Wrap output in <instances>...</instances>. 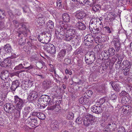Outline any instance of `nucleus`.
Listing matches in <instances>:
<instances>
[{"instance_id": "48", "label": "nucleus", "mask_w": 132, "mask_h": 132, "mask_svg": "<svg viewBox=\"0 0 132 132\" xmlns=\"http://www.w3.org/2000/svg\"><path fill=\"white\" fill-rule=\"evenodd\" d=\"M93 94L92 91L90 90H88L87 93V94L88 97H90L92 96Z\"/></svg>"}, {"instance_id": "18", "label": "nucleus", "mask_w": 132, "mask_h": 132, "mask_svg": "<svg viewBox=\"0 0 132 132\" xmlns=\"http://www.w3.org/2000/svg\"><path fill=\"white\" fill-rule=\"evenodd\" d=\"M10 63V60L8 59L5 60L3 61L1 64L0 65L2 67H7Z\"/></svg>"}, {"instance_id": "15", "label": "nucleus", "mask_w": 132, "mask_h": 132, "mask_svg": "<svg viewBox=\"0 0 132 132\" xmlns=\"http://www.w3.org/2000/svg\"><path fill=\"white\" fill-rule=\"evenodd\" d=\"M62 19L65 24L69 22L70 20V17L69 14L67 13H64L62 15Z\"/></svg>"}, {"instance_id": "44", "label": "nucleus", "mask_w": 132, "mask_h": 132, "mask_svg": "<svg viewBox=\"0 0 132 132\" xmlns=\"http://www.w3.org/2000/svg\"><path fill=\"white\" fill-rule=\"evenodd\" d=\"M128 93L126 91H122L120 93V96H126V95H127Z\"/></svg>"}, {"instance_id": "2", "label": "nucleus", "mask_w": 132, "mask_h": 132, "mask_svg": "<svg viewBox=\"0 0 132 132\" xmlns=\"http://www.w3.org/2000/svg\"><path fill=\"white\" fill-rule=\"evenodd\" d=\"M98 120L97 117L89 114H88L83 118L84 124L85 126L92 125L94 122H95Z\"/></svg>"}, {"instance_id": "16", "label": "nucleus", "mask_w": 132, "mask_h": 132, "mask_svg": "<svg viewBox=\"0 0 132 132\" xmlns=\"http://www.w3.org/2000/svg\"><path fill=\"white\" fill-rule=\"evenodd\" d=\"M19 85V81L16 80L13 81L11 87V90L13 91L15 90L17 88Z\"/></svg>"}, {"instance_id": "20", "label": "nucleus", "mask_w": 132, "mask_h": 132, "mask_svg": "<svg viewBox=\"0 0 132 132\" xmlns=\"http://www.w3.org/2000/svg\"><path fill=\"white\" fill-rule=\"evenodd\" d=\"M89 99L85 97H82L79 99V102L81 104L84 105L86 104L89 102Z\"/></svg>"}, {"instance_id": "41", "label": "nucleus", "mask_w": 132, "mask_h": 132, "mask_svg": "<svg viewBox=\"0 0 132 132\" xmlns=\"http://www.w3.org/2000/svg\"><path fill=\"white\" fill-rule=\"evenodd\" d=\"M126 96H123L122 98L121 102L123 104H126L127 102V101L126 99Z\"/></svg>"}, {"instance_id": "17", "label": "nucleus", "mask_w": 132, "mask_h": 132, "mask_svg": "<svg viewBox=\"0 0 132 132\" xmlns=\"http://www.w3.org/2000/svg\"><path fill=\"white\" fill-rule=\"evenodd\" d=\"M75 26L78 29L82 30H84L86 28L84 24L80 22H78L75 25Z\"/></svg>"}, {"instance_id": "25", "label": "nucleus", "mask_w": 132, "mask_h": 132, "mask_svg": "<svg viewBox=\"0 0 132 132\" xmlns=\"http://www.w3.org/2000/svg\"><path fill=\"white\" fill-rule=\"evenodd\" d=\"M93 38L90 35H88L85 36L84 37L85 42H92V41Z\"/></svg>"}, {"instance_id": "64", "label": "nucleus", "mask_w": 132, "mask_h": 132, "mask_svg": "<svg viewBox=\"0 0 132 132\" xmlns=\"http://www.w3.org/2000/svg\"><path fill=\"white\" fill-rule=\"evenodd\" d=\"M68 47H69V48L68 49V50H70L72 49V47L70 45H68Z\"/></svg>"}, {"instance_id": "59", "label": "nucleus", "mask_w": 132, "mask_h": 132, "mask_svg": "<svg viewBox=\"0 0 132 132\" xmlns=\"http://www.w3.org/2000/svg\"><path fill=\"white\" fill-rule=\"evenodd\" d=\"M93 4L90 5V6H94L95 4L96 0H93Z\"/></svg>"}, {"instance_id": "6", "label": "nucleus", "mask_w": 132, "mask_h": 132, "mask_svg": "<svg viewBox=\"0 0 132 132\" xmlns=\"http://www.w3.org/2000/svg\"><path fill=\"white\" fill-rule=\"evenodd\" d=\"M44 49L47 52L51 54L56 53V48L54 45L51 43L46 44L44 47Z\"/></svg>"}, {"instance_id": "9", "label": "nucleus", "mask_w": 132, "mask_h": 132, "mask_svg": "<svg viewBox=\"0 0 132 132\" xmlns=\"http://www.w3.org/2000/svg\"><path fill=\"white\" fill-rule=\"evenodd\" d=\"M37 18L38 19L37 20V22L38 23L42 24L44 23H45V20L47 19V17L44 16L43 15L41 14H39L37 16Z\"/></svg>"}, {"instance_id": "33", "label": "nucleus", "mask_w": 132, "mask_h": 132, "mask_svg": "<svg viewBox=\"0 0 132 132\" xmlns=\"http://www.w3.org/2000/svg\"><path fill=\"white\" fill-rule=\"evenodd\" d=\"M66 51L65 50L62 49L59 53L58 56L61 57H63L65 55Z\"/></svg>"}, {"instance_id": "51", "label": "nucleus", "mask_w": 132, "mask_h": 132, "mask_svg": "<svg viewBox=\"0 0 132 132\" xmlns=\"http://www.w3.org/2000/svg\"><path fill=\"white\" fill-rule=\"evenodd\" d=\"M97 106L96 105H94L91 107V111L95 113V111H96V108Z\"/></svg>"}, {"instance_id": "56", "label": "nucleus", "mask_w": 132, "mask_h": 132, "mask_svg": "<svg viewBox=\"0 0 132 132\" xmlns=\"http://www.w3.org/2000/svg\"><path fill=\"white\" fill-rule=\"evenodd\" d=\"M105 28L106 30L107 31V32L108 33H111V31L110 30V28L109 27H105Z\"/></svg>"}, {"instance_id": "36", "label": "nucleus", "mask_w": 132, "mask_h": 132, "mask_svg": "<svg viewBox=\"0 0 132 132\" xmlns=\"http://www.w3.org/2000/svg\"><path fill=\"white\" fill-rule=\"evenodd\" d=\"M123 64L126 67V68H130L131 66L130 63L128 60H124L123 61Z\"/></svg>"}, {"instance_id": "61", "label": "nucleus", "mask_w": 132, "mask_h": 132, "mask_svg": "<svg viewBox=\"0 0 132 132\" xmlns=\"http://www.w3.org/2000/svg\"><path fill=\"white\" fill-rule=\"evenodd\" d=\"M16 72H13V73H11L10 74V76L11 77H12L14 75H16Z\"/></svg>"}, {"instance_id": "52", "label": "nucleus", "mask_w": 132, "mask_h": 132, "mask_svg": "<svg viewBox=\"0 0 132 132\" xmlns=\"http://www.w3.org/2000/svg\"><path fill=\"white\" fill-rule=\"evenodd\" d=\"M117 97V96L116 95L113 94L111 95V98L112 100H115L116 99Z\"/></svg>"}, {"instance_id": "60", "label": "nucleus", "mask_w": 132, "mask_h": 132, "mask_svg": "<svg viewBox=\"0 0 132 132\" xmlns=\"http://www.w3.org/2000/svg\"><path fill=\"white\" fill-rule=\"evenodd\" d=\"M14 24L15 25V26L16 27L19 24L18 22L16 20L13 21Z\"/></svg>"}, {"instance_id": "3", "label": "nucleus", "mask_w": 132, "mask_h": 132, "mask_svg": "<svg viewBox=\"0 0 132 132\" xmlns=\"http://www.w3.org/2000/svg\"><path fill=\"white\" fill-rule=\"evenodd\" d=\"M95 59V56L94 53L91 51L89 53H87L85 56V60L88 64L92 63Z\"/></svg>"}, {"instance_id": "57", "label": "nucleus", "mask_w": 132, "mask_h": 132, "mask_svg": "<svg viewBox=\"0 0 132 132\" xmlns=\"http://www.w3.org/2000/svg\"><path fill=\"white\" fill-rule=\"evenodd\" d=\"M3 27V23L2 22H0V30L2 29Z\"/></svg>"}, {"instance_id": "10", "label": "nucleus", "mask_w": 132, "mask_h": 132, "mask_svg": "<svg viewBox=\"0 0 132 132\" xmlns=\"http://www.w3.org/2000/svg\"><path fill=\"white\" fill-rule=\"evenodd\" d=\"M75 16L77 18L79 19H81L84 17L85 14L81 11H77L75 13Z\"/></svg>"}, {"instance_id": "1", "label": "nucleus", "mask_w": 132, "mask_h": 132, "mask_svg": "<svg viewBox=\"0 0 132 132\" xmlns=\"http://www.w3.org/2000/svg\"><path fill=\"white\" fill-rule=\"evenodd\" d=\"M60 26L57 25L55 31L56 34H59L64 36H65V39L67 41L72 40L74 41L76 32V30L70 29L66 30L68 27V24H65L63 22L60 23Z\"/></svg>"}, {"instance_id": "63", "label": "nucleus", "mask_w": 132, "mask_h": 132, "mask_svg": "<svg viewBox=\"0 0 132 132\" xmlns=\"http://www.w3.org/2000/svg\"><path fill=\"white\" fill-rule=\"evenodd\" d=\"M104 53L106 54H105L104 55H109V54H108V52H107V51L105 50L104 51Z\"/></svg>"}, {"instance_id": "47", "label": "nucleus", "mask_w": 132, "mask_h": 132, "mask_svg": "<svg viewBox=\"0 0 132 132\" xmlns=\"http://www.w3.org/2000/svg\"><path fill=\"white\" fill-rule=\"evenodd\" d=\"M129 68H126L124 71V73L125 75H126L128 73Z\"/></svg>"}, {"instance_id": "39", "label": "nucleus", "mask_w": 132, "mask_h": 132, "mask_svg": "<svg viewBox=\"0 0 132 132\" xmlns=\"http://www.w3.org/2000/svg\"><path fill=\"white\" fill-rule=\"evenodd\" d=\"M30 2H31L35 6V7L36 8L37 7V6H38L37 5L38 2L36 0H28Z\"/></svg>"}, {"instance_id": "46", "label": "nucleus", "mask_w": 132, "mask_h": 132, "mask_svg": "<svg viewBox=\"0 0 132 132\" xmlns=\"http://www.w3.org/2000/svg\"><path fill=\"white\" fill-rule=\"evenodd\" d=\"M48 36H47L45 38L46 39V42H49L50 41L51 39V36L50 35L48 34Z\"/></svg>"}, {"instance_id": "5", "label": "nucleus", "mask_w": 132, "mask_h": 132, "mask_svg": "<svg viewBox=\"0 0 132 132\" xmlns=\"http://www.w3.org/2000/svg\"><path fill=\"white\" fill-rule=\"evenodd\" d=\"M94 24L96 25V26H102V23L100 19L97 17H95L92 18L90 21L89 26L90 29H91L90 28L92 29V27H94Z\"/></svg>"}, {"instance_id": "55", "label": "nucleus", "mask_w": 132, "mask_h": 132, "mask_svg": "<svg viewBox=\"0 0 132 132\" xmlns=\"http://www.w3.org/2000/svg\"><path fill=\"white\" fill-rule=\"evenodd\" d=\"M2 15L3 16L4 15V12L0 10V18H3L2 16Z\"/></svg>"}, {"instance_id": "28", "label": "nucleus", "mask_w": 132, "mask_h": 132, "mask_svg": "<svg viewBox=\"0 0 132 132\" xmlns=\"http://www.w3.org/2000/svg\"><path fill=\"white\" fill-rule=\"evenodd\" d=\"M47 26L48 29H53L54 27V23L51 20H49L47 23Z\"/></svg>"}, {"instance_id": "14", "label": "nucleus", "mask_w": 132, "mask_h": 132, "mask_svg": "<svg viewBox=\"0 0 132 132\" xmlns=\"http://www.w3.org/2000/svg\"><path fill=\"white\" fill-rule=\"evenodd\" d=\"M9 72L6 70L2 72L1 75V78L3 80L6 79L9 76Z\"/></svg>"}, {"instance_id": "38", "label": "nucleus", "mask_w": 132, "mask_h": 132, "mask_svg": "<svg viewBox=\"0 0 132 132\" xmlns=\"http://www.w3.org/2000/svg\"><path fill=\"white\" fill-rule=\"evenodd\" d=\"M119 132H126L125 129L123 126H120L119 128ZM129 132H132V131H130Z\"/></svg>"}, {"instance_id": "45", "label": "nucleus", "mask_w": 132, "mask_h": 132, "mask_svg": "<svg viewBox=\"0 0 132 132\" xmlns=\"http://www.w3.org/2000/svg\"><path fill=\"white\" fill-rule=\"evenodd\" d=\"M23 67V66L22 64H20L19 65L16 66L14 69L15 70H19L21 69Z\"/></svg>"}, {"instance_id": "62", "label": "nucleus", "mask_w": 132, "mask_h": 132, "mask_svg": "<svg viewBox=\"0 0 132 132\" xmlns=\"http://www.w3.org/2000/svg\"><path fill=\"white\" fill-rule=\"evenodd\" d=\"M33 68V67L31 65H30V66L26 68V69H30Z\"/></svg>"}, {"instance_id": "12", "label": "nucleus", "mask_w": 132, "mask_h": 132, "mask_svg": "<svg viewBox=\"0 0 132 132\" xmlns=\"http://www.w3.org/2000/svg\"><path fill=\"white\" fill-rule=\"evenodd\" d=\"M114 45L117 51H118L120 49V43L118 39L115 38L113 39Z\"/></svg>"}, {"instance_id": "26", "label": "nucleus", "mask_w": 132, "mask_h": 132, "mask_svg": "<svg viewBox=\"0 0 132 132\" xmlns=\"http://www.w3.org/2000/svg\"><path fill=\"white\" fill-rule=\"evenodd\" d=\"M30 108L29 107H26L23 111V113L25 116H26L30 112Z\"/></svg>"}, {"instance_id": "23", "label": "nucleus", "mask_w": 132, "mask_h": 132, "mask_svg": "<svg viewBox=\"0 0 132 132\" xmlns=\"http://www.w3.org/2000/svg\"><path fill=\"white\" fill-rule=\"evenodd\" d=\"M41 98L42 100L44 102L46 103L48 102L49 104L50 103L51 99L50 97L47 95H45L42 96Z\"/></svg>"}, {"instance_id": "49", "label": "nucleus", "mask_w": 132, "mask_h": 132, "mask_svg": "<svg viewBox=\"0 0 132 132\" xmlns=\"http://www.w3.org/2000/svg\"><path fill=\"white\" fill-rule=\"evenodd\" d=\"M76 122L78 124H80L82 123V121L81 119H80L78 117L76 120Z\"/></svg>"}, {"instance_id": "8", "label": "nucleus", "mask_w": 132, "mask_h": 132, "mask_svg": "<svg viewBox=\"0 0 132 132\" xmlns=\"http://www.w3.org/2000/svg\"><path fill=\"white\" fill-rule=\"evenodd\" d=\"M14 107L12 104L9 103H7L4 105V109L5 111L11 112L14 109Z\"/></svg>"}, {"instance_id": "32", "label": "nucleus", "mask_w": 132, "mask_h": 132, "mask_svg": "<svg viewBox=\"0 0 132 132\" xmlns=\"http://www.w3.org/2000/svg\"><path fill=\"white\" fill-rule=\"evenodd\" d=\"M100 9V6L99 5H94L93 6L92 10V11L95 12L98 11Z\"/></svg>"}, {"instance_id": "22", "label": "nucleus", "mask_w": 132, "mask_h": 132, "mask_svg": "<svg viewBox=\"0 0 132 132\" xmlns=\"http://www.w3.org/2000/svg\"><path fill=\"white\" fill-rule=\"evenodd\" d=\"M4 51L7 53H10L11 52V48L9 44H6L4 46Z\"/></svg>"}, {"instance_id": "54", "label": "nucleus", "mask_w": 132, "mask_h": 132, "mask_svg": "<svg viewBox=\"0 0 132 132\" xmlns=\"http://www.w3.org/2000/svg\"><path fill=\"white\" fill-rule=\"evenodd\" d=\"M16 11H17L16 12H15V13H12L11 12V11H9V15L10 16H11L12 15H14L15 14H19V12H18V10H16Z\"/></svg>"}, {"instance_id": "29", "label": "nucleus", "mask_w": 132, "mask_h": 132, "mask_svg": "<svg viewBox=\"0 0 132 132\" xmlns=\"http://www.w3.org/2000/svg\"><path fill=\"white\" fill-rule=\"evenodd\" d=\"M108 100V98L106 97L101 98L100 99L99 101H98L100 105L103 104L105 101H107Z\"/></svg>"}, {"instance_id": "37", "label": "nucleus", "mask_w": 132, "mask_h": 132, "mask_svg": "<svg viewBox=\"0 0 132 132\" xmlns=\"http://www.w3.org/2000/svg\"><path fill=\"white\" fill-rule=\"evenodd\" d=\"M57 6L58 9H60L62 7L61 1L60 0H57L56 2Z\"/></svg>"}, {"instance_id": "13", "label": "nucleus", "mask_w": 132, "mask_h": 132, "mask_svg": "<svg viewBox=\"0 0 132 132\" xmlns=\"http://www.w3.org/2000/svg\"><path fill=\"white\" fill-rule=\"evenodd\" d=\"M111 84V85L113 88L116 91H119L121 87L118 82H113Z\"/></svg>"}, {"instance_id": "40", "label": "nucleus", "mask_w": 132, "mask_h": 132, "mask_svg": "<svg viewBox=\"0 0 132 132\" xmlns=\"http://www.w3.org/2000/svg\"><path fill=\"white\" fill-rule=\"evenodd\" d=\"M97 111H95V113L98 114L102 112L100 106H97Z\"/></svg>"}, {"instance_id": "30", "label": "nucleus", "mask_w": 132, "mask_h": 132, "mask_svg": "<svg viewBox=\"0 0 132 132\" xmlns=\"http://www.w3.org/2000/svg\"><path fill=\"white\" fill-rule=\"evenodd\" d=\"M44 8L43 9H44L45 8H46L47 9V10L49 11V12H50V13L52 14H53L55 13V10H52V7H50L49 9L48 8V5H47L46 4H44ZM54 9L53 8V9Z\"/></svg>"}, {"instance_id": "58", "label": "nucleus", "mask_w": 132, "mask_h": 132, "mask_svg": "<svg viewBox=\"0 0 132 132\" xmlns=\"http://www.w3.org/2000/svg\"><path fill=\"white\" fill-rule=\"evenodd\" d=\"M2 119V118H0V126H1L3 125V121Z\"/></svg>"}, {"instance_id": "50", "label": "nucleus", "mask_w": 132, "mask_h": 132, "mask_svg": "<svg viewBox=\"0 0 132 132\" xmlns=\"http://www.w3.org/2000/svg\"><path fill=\"white\" fill-rule=\"evenodd\" d=\"M65 72L66 74H69L70 75H71L72 74V72L71 70L69 71L68 69H66L65 70Z\"/></svg>"}, {"instance_id": "42", "label": "nucleus", "mask_w": 132, "mask_h": 132, "mask_svg": "<svg viewBox=\"0 0 132 132\" xmlns=\"http://www.w3.org/2000/svg\"><path fill=\"white\" fill-rule=\"evenodd\" d=\"M31 124L35 126L37 125V121L35 119H33L31 120Z\"/></svg>"}, {"instance_id": "24", "label": "nucleus", "mask_w": 132, "mask_h": 132, "mask_svg": "<svg viewBox=\"0 0 132 132\" xmlns=\"http://www.w3.org/2000/svg\"><path fill=\"white\" fill-rule=\"evenodd\" d=\"M36 115L39 118L42 120L44 119L45 118V114L42 113H36Z\"/></svg>"}, {"instance_id": "31", "label": "nucleus", "mask_w": 132, "mask_h": 132, "mask_svg": "<svg viewBox=\"0 0 132 132\" xmlns=\"http://www.w3.org/2000/svg\"><path fill=\"white\" fill-rule=\"evenodd\" d=\"M108 54L109 56L114 55L115 54V50L113 48H110L108 50Z\"/></svg>"}, {"instance_id": "34", "label": "nucleus", "mask_w": 132, "mask_h": 132, "mask_svg": "<svg viewBox=\"0 0 132 132\" xmlns=\"http://www.w3.org/2000/svg\"><path fill=\"white\" fill-rule=\"evenodd\" d=\"M74 117V114L71 112H68L66 116V118L69 119H72Z\"/></svg>"}, {"instance_id": "19", "label": "nucleus", "mask_w": 132, "mask_h": 132, "mask_svg": "<svg viewBox=\"0 0 132 132\" xmlns=\"http://www.w3.org/2000/svg\"><path fill=\"white\" fill-rule=\"evenodd\" d=\"M43 86L45 89H47L51 86V82L50 81L45 80L43 82Z\"/></svg>"}, {"instance_id": "21", "label": "nucleus", "mask_w": 132, "mask_h": 132, "mask_svg": "<svg viewBox=\"0 0 132 132\" xmlns=\"http://www.w3.org/2000/svg\"><path fill=\"white\" fill-rule=\"evenodd\" d=\"M104 37H105V36L102 35V36H100V37H96L95 39V42L96 43H101L102 42H104L105 41V40L103 39V37L104 38Z\"/></svg>"}, {"instance_id": "4", "label": "nucleus", "mask_w": 132, "mask_h": 132, "mask_svg": "<svg viewBox=\"0 0 132 132\" xmlns=\"http://www.w3.org/2000/svg\"><path fill=\"white\" fill-rule=\"evenodd\" d=\"M14 103L17 110L18 111L21 110L24 106V102L17 96H14Z\"/></svg>"}, {"instance_id": "7", "label": "nucleus", "mask_w": 132, "mask_h": 132, "mask_svg": "<svg viewBox=\"0 0 132 132\" xmlns=\"http://www.w3.org/2000/svg\"><path fill=\"white\" fill-rule=\"evenodd\" d=\"M38 96V93L35 90L30 91L27 99L29 101H32L36 99Z\"/></svg>"}, {"instance_id": "35", "label": "nucleus", "mask_w": 132, "mask_h": 132, "mask_svg": "<svg viewBox=\"0 0 132 132\" xmlns=\"http://www.w3.org/2000/svg\"><path fill=\"white\" fill-rule=\"evenodd\" d=\"M55 109V113L56 114H57L59 112L60 110L59 106H53L51 107V110H54Z\"/></svg>"}, {"instance_id": "27", "label": "nucleus", "mask_w": 132, "mask_h": 132, "mask_svg": "<svg viewBox=\"0 0 132 132\" xmlns=\"http://www.w3.org/2000/svg\"><path fill=\"white\" fill-rule=\"evenodd\" d=\"M1 85L2 88H5L7 89L9 88L10 87V85L9 83L8 82H2Z\"/></svg>"}, {"instance_id": "11", "label": "nucleus", "mask_w": 132, "mask_h": 132, "mask_svg": "<svg viewBox=\"0 0 132 132\" xmlns=\"http://www.w3.org/2000/svg\"><path fill=\"white\" fill-rule=\"evenodd\" d=\"M32 80H29V79L27 80H24L23 81L22 86L25 87H28L30 86H31L32 84Z\"/></svg>"}, {"instance_id": "43", "label": "nucleus", "mask_w": 132, "mask_h": 132, "mask_svg": "<svg viewBox=\"0 0 132 132\" xmlns=\"http://www.w3.org/2000/svg\"><path fill=\"white\" fill-rule=\"evenodd\" d=\"M23 11L25 12H29L30 11V10L29 8L26 6H25L23 8Z\"/></svg>"}, {"instance_id": "53", "label": "nucleus", "mask_w": 132, "mask_h": 132, "mask_svg": "<svg viewBox=\"0 0 132 132\" xmlns=\"http://www.w3.org/2000/svg\"><path fill=\"white\" fill-rule=\"evenodd\" d=\"M116 17V15L113 14H111L110 15V17L111 19L112 20H114Z\"/></svg>"}]
</instances>
